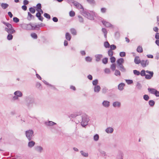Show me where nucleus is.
I'll return each instance as SVG.
<instances>
[{"label":"nucleus","mask_w":159,"mask_h":159,"mask_svg":"<svg viewBox=\"0 0 159 159\" xmlns=\"http://www.w3.org/2000/svg\"><path fill=\"white\" fill-rule=\"evenodd\" d=\"M73 4L78 9H81L82 10L80 11V13L87 18L91 20H94V17L96 16V13L93 11H90L86 9H84L83 6L77 2L75 1Z\"/></svg>","instance_id":"1"},{"label":"nucleus","mask_w":159,"mask_h":159,"mask_svg":"<svg viewBox=\"0 0 159 159\" xmlns=\"http://www.w3.org/2000/svg\"><path fill=\"white\" fill-rule=\"evenodd\" d=\"M81 120L80 122L81 126L83 127H85L88 124V122L90 120L89 117L85 113H81Z\"/></svg>","instance_id":"2"},{"label":"nucleus","mask_w":159,"mask_h":159,"mask_svg":"<svg viewBox=\"0 0 159 159\" xmlns=\"http://www.w3.org/2000/svg\"><path fill=\"white\" fill-rule=\"evenodd\" d=\"M34 132L32 129H29L25 131L26 137L29 141L32 139L34 136Z\"/></svg>","instance_id":"3"},{"label":"nucleus","mask_w":159,"mask_h":159,"mask_svg":"<svg viewBox=\"0 0 159 159\" xmlns=\"http://www.w3.org/2000/svg\"><path fill=\"white\" fill-rule=\"evenodd\" d=\"M34 25H33L31 23L29 24H24L21 25V28L24 30H34L33 29L34 28Z\"/></svg>","instance_id":"4"},{"label":"nucleus","mask_w":159,"mask_h":159,"mask_svg":"<svg viewBox=\"0 0 159 159\" xmlns=\"http://www.w3.org/2000/svg\"><path fill=\"white\" fill-rule=\"evenodd\" d=\"M25 100L28 107H32L34 102V99L30 97H26Z\"/></svg>","instance_id":"5"},{"label":"nucleus","mask_w":159,"mask_h":159,"mask_svg":"<svg viewBox=\"0 0 159 159\" xmlns=\"http://www.w3.org/2000/svg\"><path fill=\"white\" fill-rule=\"evenodd\" d=\"M146 72L147 73L149 74V75L146 74V75L145 76V79L148 80H149L151 79L153 76V72L149 71L148 70H146Z\"/></svg>","instance_id":"6"},{"label":"nucleus","mask_w":159,"mask_h":159,"mask_svg":"<svg viewBox=\"0 0 159 159\" xmlns=\"http://www.w3.org/2000/svg\"><path fill=\"white\" fill-rule=\"evenodd\" d=\"M140 64L143 67H145L149 64V61L148 60H141Z\"/></svg>","instance_id":"7"},{"label":"nucleus","mask_w":159,"mask_h":159,"mask_svg":"<svg viewBox=\"0 0 159 159\" xmlns=\"http://www.w3.org/2000/svg\"><path fill=\"white\" fill-rule=\"evenodd\" d=\"M5 30L7 32L8 34H11L15 33L16 30L13 28H8L7 27H6L5 28Z\"/></svg>","instance_id":"8"},{"label":"nucleus","mask_w":159,"mask_h":159,"mask_svg":"<svg viewBox=\"0 0 159 159\" xmlns=\"http://www.w3.org/2000/svg\"><path fill=\"white\" fill-rule=\"evenodd\" d=\"M81 114V111L77 112L69 116V117L70 118H75L77 116L80 115Z\"/></svg>","instance_id":"9"},{"label":"nucleus","mask_w":159,"mask_h":159,"mask_svg":"<svg viewBox=\"0 0 159 159\" xmlns=\"http://www.w3.org/2000/svg\"><path fill=\"white\" fill-rule=\"evenodd\" d=\"M101 21L103 24L106 27H110L112 26V25L109 22L104 20H102Z\"/></svg>","instance_id":"10"},{"label":"nucleus","mask_w":159,"mask_h":159,"mask_svg":"<svg viewBox=\"0 0 159 159\" xmlns=\"http://www.w3.org/2000/svg\"><path fill=\"white\" fill-rule=\"evenodd\" d=\"M34 148L36 151L40 153L42 152L43 150V148L41 146H36Z\"/></svg>","instance_id":"11"},{"label":"nucleus","mask_w":159,"mask_h":159,"mask_svg":"<svg viewBox=\"0 0 159 159\" xmlns=\"http://www.w3.org/2000/svg\"><path fill=\"white\" fill-rule=\"evenodd\" d=\"M36 16L38 18V19L42 21L43 20V17L41 16V13L39 12H38L36 14Z\"/></svg>","instance_id":"12"},{"label":"nucleus","mask_w":159,"mask_h":159,"mask_svg":"<svg viewBox=\"0 0 159 159\" xmlns=\"http://www.w3.org/2000/svg\"><path fill=\"white\" fill-rule=\"evenodd\" d=\"M110 102L104 100L102 103V105L105 107H108L110 106Z\"/></svg>","instance_id":"13"},{"label":"nucleus","mask_w":159,"mask_h":159,"mask_svg":"<svg viewBox=\"0 0 159 159\" xmlns=\"http://www.w3.org/2000/svg\"><path fill=\"white\" fill-rule=\"evenodd\" d=\"M95 57L96 58V61L99 62L100 61L101 58L102 57L103 55L102 54H97L95 55Z\"/></svg>","instance_id":"14"},{"label":"nucleus","mask_w":159,"mask_h":159,"mask_svg":"<svg viewBox=\"0 0 159 159\" xmlns=\"http://www.w3.org/2000/svg\"><path fill=\"white\" fill-rule=\"evenodd\" d=\"M117 67L122 72H125L126 69L123 66V64L117 66Z\"/></svg>","instance_id":"15"},{"label":"nucleus","mask_w":159,"mask_h":159,"mask_svg":"<svg viewBox=\"0 0 159 159\" xmlns=\"http://www.w3.org/2000/svg\"><path fill=\"white\" fill-rule=\"evenodd\" d=\"M35 18V17L33 15H32L31 13L28 12V16L27 19L29 20H30L31 19H34Z\"/></svg>","instance_id":"16"},{"label":"nucleus","mask_w":159,"mask_h":159,"mask_svg":"<svg viewBox=\"0 0 159 159\" xmlns=\"http://www.w3.org/2000/svg\"><path fill=\"white\" fill-rule=\"evenodd\" d=\"M109 89L108 88L105 86L103 87L102 89V92L103 94H105L108 92Z\"/></svg>","instance_id":"17"},{"label":"nucleus","mask_w":159,"mask_h":159,"mask_svg":"<svg viewBox=\"0 0 159 159\" xmlns=\"http://www.w3.org/2000/svg\"><path fill=\"white\" fill-rule=\"evenodd\" d=\"M14 94L19 97H21L23 95V94L19 90L16 91L14 93Z\"/></svg>","instance_id":"18"},{"label":"nucleus","mask_w":159,"mask_h":159,"mask_svg":"<svg viewBox=\"0 0 159 159\" xmlns=\"http://www.w3.org/2000/svg\"><path fill=\"white\" fill-rule=\"evenodd\" d=\"M45 124L46 125L49 126H52L56 125V123L52 121H48V122H45Z\"/></svg>","instance_id":"19"},{"label":"nucleus","mask_w":159,"mask_h":159,"mask_svg":"<svg viewBox=\"0 0 159 159\" xmlns=\"http://www.w3.org/2000/svg\"><path fill=\"white\" fill-rule=\"evenodd\" d=\"M124 60L123 58H121L118 59L117 61V63L118 66L122 65L124 62Z\"/></svg>","instance_id":"20"},{"label":"nucleus","mask_w":159,"mask_h":159,"mask_svg":"<svg viewBox=\"0 0 159 159\" xmlns=\"http://www.w3.org/2000/svg\"><path fill=\"white\" fill-rule=\"evenodd\" d=\"M141 60L139 59V56H136L135 57L134 59V62L136 64H139L140 63Z\"/></svg>","instance_id":"21"},{"label":"nucleus","mask_w":159,"mask_h":159,"mask_svg":"<svg viewBox=\"0 0 159 159\" xmlns=\"http://www.w3.org/2000/svg\"><path fill=\"white\" fill-rule=\"evenodd\" d=\"M125 86V84L124 83H121L119 84L118 85V89L120 91L123 90Z\"/></svg>","instance_id":"22"},{"label":"nucleus","mask_w":159,"mask_h":159,"mask_svg":"<svg viewBox=\"0 0 159 159\" xmlns=\"http://www.w3.org/2000/svg\"><path fill=\"white\" fill-rule=\"evenodd\" d=\"M101 89V87L99 85L95 86L94 88V90L95 92L98 93Z\"/></svg>","instance_id":"23"},{"label":"nucleus","mask_w":159,"mask_h":159,"mask_svg":"<svg viewBox=\"0 0 159 159\" xmlns=\"http://www.w3.org/2000/svg\"><path fill=\"white\" fill-rule=\"evenodd\" d=\"M112 105L114 107H119L120 106L121 104L120 102L116 101L113 102Z\"/></svg>","instance_id":"24"},{"label":"nucleus","mask_w":159,"mask_h":159,"mask_svg":"<svg viewBox=\"0 0 159 159\" xmlns=\"http://www.w3.org/2000/svg\"><path fill=\"white\" fill-rule=\"evenodd\" d=\"M28 143V146L30 148H31L34 146L35 143L33 141H29Z\"/></svg>","instance_id":"25"},{"label":"nucleus","mask_w":159,"mask_h":159,"mask_svg":"<svg viewBox=\"0 0 159 159\" xmlns=\"http://www.w3.org/2000/svg\"><path fill=\"white\" fill-rule=\"evenodd\" d=\"M86 1L91 5L94 6L96 5V2L94 0H86Z\"/></svg>","instance_id":"26"},{"label":"nucleus","mask_w":159,"mask_h":159,"mask_svg":"<svg viewBox=\"0 0 159 159\" xmlns=\"http://www.w3.org/2000/svg\"><path fill=\"white\" fill-rule=\"evenodd\" d=\"M43 24V23H41L40 24L35 25V26H34V28L33 29L34 30H39V27L42 26Z\"/></svg>","instance_id":"27"},{"label":"nucleus","mask_w":159,"mask_h":159,"mask_svg":"<svg viewBox=\"0 0 159 159\" xmlns=\"http://www.w3.org/2000/svg\"><path fill=\"white\" fill-rule=\"evenodd\" d=\"M106 132L108 133H111L113 132V129L111 127L107 128L105 130Z\"/></svg>","instance_id":"28"},{"label":"nucleus","mask_w":159,"mask_h":159,"mask_svg":"<svg viewBox=\"0 0 159 159\" xmlns=\"http://www.w3.org/2000/svg\"><path fill=\"white\" fill-rule=\"evenodd\" d=\"M71 36L69 33L67 32L66 34V38L68 41H70Z\"/></svg>","instance_id":"29"},{"label":"nucleus","mask_w":159,"mask_h":159,"mask_svg":"<svg viewBox=\"0 0 159 159\" xmlns=\"http://www.w3.org/2000/svg\"><path fill=\"white\" fill-rule=\"evenodd\" d=\"M102 32L104 34V36L105 38L106 39L107 38V30L105 28H102Z\"/></svg>","instance_id":"30"},{"label":"nucleus","mask_w":159,"mask_h":159,"mask_svg":"<svg viewBox=\"0 0 159 159\" xmlns=\"http://www.w3.org/2000/svg\"><path fill=\"white\" fill-rule=\"evenodd\" d=\"M9 6V5L7 3H2L1 6L4 9L7 8Z\"/></svg>","instance_id":"31"},{"label":"nucleus","mask_w":159,"mask_h":159,"mask_svg":"<svg viewBox=\"0 0 159 159\" xmlns=\"http://www.w3.org/2000/svg\"><path fill=\"white\" fill-rule=\"evenodd\" d=\"M36 10L38 12L41 9L42 6L41 4L40 3H38L37 4L36 6Z\"/></svg>","instance_id":"32"},{"label":"nucleus","mask_w":159,"mask_h":159,"mask_svg":"<svg viewBox=\"0 0 159 159\" xmlns=\"http://www.w3.org/2000/svg\"><path fill=\"white\" fill-rule=\"evenodd\" d=\"M137 51L139 53H142L143 52V49L142 47L139 46L136 49Z\"/></svg>","instance_id":"33"},{"label":"nucleus","mask_w":159,"mask_h":159,"mask_svg":"<svg viewBox=\"0 0 159 159\" xmlns=\"http://www.w3.org/2000/svg\"><path fill=\"white\" fill-rule=\"evenodd\" d=\"M148 90L149 92H150L151 94H154L156 89L154 88H148Z\"/></svg>","instance_id":"34"},{"label":"nucleus","mask_w":159,"mask_h":159,"mask_svg":"<svg viewBox=\"0 0 159 159\" xmlns=\"http://www.w3.org/2000/svg\"><path fill=\"white\" fill-rule=\"evenodd\" d=\"M142 88V85L139 82H137L136 85V88L140 90Z\"/></svg>","instance_id":"35"},{"label":"nucleus","mask_w":159,"mask_h":159,"mask_svg":"<svg viewBox=\"0 0 159 159\" xmlns=\"http://www.w3.org/2000/svg\"><path fill=\"white\" fill-rule=\"evenodd\" d=\"M2 23L6 26L8 28H12V25L11 24L4 21L2 22Z\"/></svg>","instance_id":"36"},{"label":"nucleus","mask_w":159,"mask_h":159,"mask_svg":"<svg viewBox=\"0 0 159 159\" xmlns=\"http://www.w3.org/2000/svg\"><path fill=\"white\" fill-rule=\"evenodd\" d=\"M148 103L150 107H153L155 105V102L153 100H150L148 102Z\"/></svg>","instance_id":"37"},{"label":"nucleus","mask_w":159,"mask_h":159,"mask_svg":"<svg viewBox=\"0 0 159 159\" xmlns=\"http://www.w3.org/2000/svg\"><path fill=\"white\" fill-rule=\"evenodd\" d=\"M98 151L101 154V155L104 157L106 156L107 154H106V152L105 151H102L100 149H99Z\"/></svg>","instance_id":"38"},{"label":"nucleus","mask_w":159,"mask_h":159,"mask_svg":"<svg viewBox=\"0 0 159 159\" xmlns=\"http://www.w3.org/2000/svg\"><path fill=\"white\" fill-rule=\"evenodd\" d=\"M81 154L84 157H87L88 156V154L87 152H84L83 151H80Z\"/></svg>","instance_id":"39"},{"label":"nucleus","mask_w":159,"mask_h":159,"mask_svg":"<svg viewBox=\"0 0 159 159\" xmlns=\"http://www.w3.org/2000/svg\"><path fill=\"white\" fill-rule=\"evenodd\" d=\"M104 46L106 48H109L110 47V44L108 41L105 42L104 43Z\"/></svg>","instance_id":"40"},{"label":"nucleus","mask_w":159,"mask_h":159,"mask_svg":"<svg viewBox=\"0 0 159 159\" xmlns=\"http://www.w3.org/2000/svg\"><path fill=\"white\" fill-rule=\"evenodd\" d=\"M30 35L32 38L34 39H37L38 38L37 34L35 33H32Z\"/></svg>","instance_id":"41"},{"label":"nucleus","mask_w":159,"mask_h":159,"mask_svg":"<svg viewBox=\"0 0 159 159\" xmlns=\"http://www.w3.org/2000/svg\"><path fill=\"white\" fill-rule=\"evenodd\" d=\"M70 31L71 33L73 35H75L76 34V30L74 28H71L70 30Z\"/></svg>","instance_id":"42"},{"label":"nucleus","mask_w":159,"mask_h":159,"mask_svg":"<svg viewBox=\"0 0 159 159\" xmlns=\"http://www.w3.org/2000/svg\"><path fill=\"white\" fill-rule=\"evenodd\" d=\"M108 59L107 57H105L102 59V63L104 64H107L108 62Z\"/></svg>","instance_id":"43"},{"label":"nucleus","mask_w":159,"mask_h":159,"mask_svg":"<svg viewBox=\"0 0 159 159\" xmlns=\"http://www.w3.org/2000/svg\"><path fill=\"white\" fill-rule=\"evenodd\" d=\"M78 18H79V21L81 23H83L84 20L82 17L80 15L78 16Z\"/></svg>","instance_id":"44"},{"label":"nucleus","mask_w":159,"mask_h":159,"mask_svg":"<svg viewBox=\"0 0 159 159\" xmlns=\"http://www.w3.org/2000/svg\"><path fill=\"white\" fill-rule=\"evenodd\" d=\"M85 60L87 62H91L92 61V58L88 56L85 58Z\"/></svg>","instance_id":"45"},{"label":"nucleus","mask_w":159,"mask_h":159,"mask_svg":"<svg viewBox=\"0 0 159 159\" xmlns=\"http://www.w3.org/2000/svg\"><path fill=\"white\" fill-rule=\"evenodd\" d=\"M99 139V136L98 134H96L94 135L93 139L94 141H97Z\"/></svg>","instance_id":"46"},{"label":"nucleus","mask_w":159,"mask_h":159,"mask_svg":"<svg viewBox=\"0 0 159 159\" xmlns=\"http://www.w3.org/2000/svg\"><path fill=\"white\" fill-rule=\"evenodd\" d=\"M13 36L11 34H8L7 36V39L9 40H10L13 39Z\"/></svg>","instance_id":"47"},{"label":"nucleus","mask_w":159,"mask_h":159,"mask_svg":"<svg viewBox=\"0 0 159 159\" xmlns=\"http://www.w3.org/2000/svg\"><path fill=\"white\" fill-rule=\"evenodd\" d=\"M108 54L109 56H112L113 55V52L112 50L109 49L108 51Z\"/></svg>","instance_id":"48"},{"label":"nucleus","mask_w":159,"mask_h":159,"mask_svg":"<svg viewBox=\"0 0 159 159\" xmlns=\"http://www.w3.org/2000/svg\"><path fill=\"white\" fill-rule=\"evenodd\" d=\"M110 49L112 50H114L116 48V46L114 44L110 45Z\"/></svg>","instance_id":"49"},{"label":"nucleus","mask_w":159,"mask_h":159,"mask_svg":"<svg viewBox=\"0 0 159 159\" xmlns=\"http://www.w3.org/2000/svg\"><path fill=\"white\" fill-rule=\"evenodd\" d=\"M143 98L145 100L147 101L149 99V97L148 95L145 94L143 96Z\"/></svg>","instance_id":"50"},{"label":"nucleus","mask_w":159,"mask_h":159,"mask_svg":"<svg viewBox=\"0 0 159 159\" xmlns=\"http://www.w3.org/2000/svg\"><path fill=\"white\" fill-rule=\"evenodd\" d=\"M29 10L30 13H32V14L34 13L35 12V10L33 7H30L29 9Z\"/></svg>","instance_id":"51"},{"label":"nucleus","mask_w":159,"mask_h":159,"mask_svg":"<svg viewBox=\"0 0 159 159\" xmlns=\"http://www.w3.org/2000/svg\"><path fill=\"white\" fill-rule=\"evenodd\" d=\"M146 71L144 70H142L140 72V74L142 76H144L146 75Z\"/></svg>","instance_id":"52"},{"label":"nucleus","mask_w":159,"mask_h":159,"mask_svg":"<svg viewBox=\"0 0 159 159\" xmlns=\"http://www.w3.org/2000/svg\"><path fill=\"white\" fill-rule=\"evenodd\" d=\"M46 18L50 19L51 18L50 15L48 13H44L43 15Z\"/></svg>","instance_id":"53"},{"label":"nucleus","mask_w":159,"mask_h":159,"mask_svg":"<svg viewBox=\"0 0 159 159\" xmlns=\"http://www.w3.org/2000/svg\"><path fill=\"white\" fill-rule=\"evenodd\" d=\"M110 57V59L111 62L112 63H114L116 61V58L112 56Z\"/></svg>","instance_id":"54"},{"label":"nucleus","mask_w":159,"mask_h":159,"mask_svg":"<svg viewBox=\"0 0 159 159\" xmlns=\"http://www.w3.org/2000/svg\"><path fill=\"white\" fill-rule=\"evenodd\" d=\"M133 73L135 75H139L140 74L139 71L136 70H133Z\"/></svg>","instance_id":"55"},{"label":"nucleus","mask_w":159,"mask_h":159,"mask_svg":"<svg viewBox=\"0 0 159 159\" xmlns=\"http://www.w3.org/2000/svg\"><path fill=\"white\" fill-rule=\"evenodd\" d=\"M115 75L116 76L120 75V72L119 70H115Z\"/></svg>","instance_id":"56"},{"label":"nucleus","mask_w":159,"mask_h":159,"mask_svg":"<svg viewBox=\"0 0 159 159\" xmlns=\"http://www.w3.org/2000/svg\"><path fill=\"white\" fill-rule=\"evenodd\" d=\"M93 85H97V84L98 83V80L97 79H95L93 81Z\"/></svg>","instance_id":"57"},{"label":"nucleus","mask_w":159,"mask_h":159,"mask_svg":"<svg viewBox=\"0 0 159 159\" xmlns=\"http://www.w3.org/2000/svg\"><path fill=\"white\" fill-rule=\"evenodd\" d=\"M120 56L121 57H125L126 56V53L125 52H121L120 53Z\"/></svg>","instance_id":"58"},{"label":"nucleus","mask_w":159,"mask_h":159,"mask_svg":"<svg viewBox=\"0 0 159 159\" xmlns=\"http://www.w3.org/2000/svg\"><path fill=\"white\" fill-rule=\"evenodd\" d=\"M19 19L17 17H14L13 18V21L16 23L19 22Z\"/></svg>","instance_id":"59"},{"label":"nucleus","mask_w":159,"mask_h":159,"mask_svg":"<svg viewBox=\"0 0 159 159\" xmlns=\"http://www.w3.org/2000/svg\"><path fill=\"white\" fill-rule=\"evenodd\" d=\"M126 82L128 84H130L133 83V81L131 80H126Z\"/></svg>","instance_id":"60"},{"label":"nucleus","mask_w":159,"mask_h":159,"mask_svg":"<svg viewBox=\"0 0 159 159\" xmlns=\"http://www.w3.org/2000/svg\"><path fill=\"white\" fill-rule=\"evenodd\" d=\"M75 15V13L73 11H71L69 12V15L71 17H73Z\"/></svg>","instance_id":"61"},{"label":"nucleus","mask_w":159,"mask_h":159,"mask_svg":"<svg viewBox=\"0 0 159 159\" xmlns=\"http://www.w3.org/2000/svg\"><path fill=\"white\" fill-rule=\"evenodd\" d=\"M111 68L113 70H115L116 68L115 65L114 64H112L111 66Z\"/></svg>","instance_id":"62"},{"label":"nucleus","mask_w":159,"mask_h":159,"mask_svg":"<svg viewBox=\"0 0 159 159\" xmlns=\"http://www.w3.org/2000/svg\"><path fill=\"white\" fill-rule=\"evenodd\" d=\"M154 94L157 97H159V91L156 89Z\"/></svg>","instance_id":"63"},{"label":"nucleus","mask_w":159,"mask_h":159,"mask_svg":"<svg viewBox=\"0 0 159 159\" xmlns=\"http://www.w3.org/2000/svg\"><path fill=\"white\" fill-rule=\"evenodd\" d=\"M155 38L157 40L159 39V33H157L155 34Z\"/></svg>","instance_id":"64"}]
</instances>
